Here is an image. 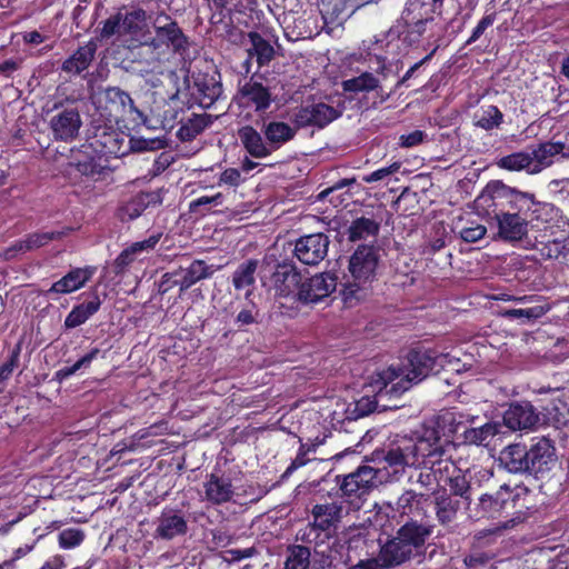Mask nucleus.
Instances as JSON below:
<instances>
[{
  "mask_svg": "<svg viewBox=\"0 0 569 569\" xmlns=\"http://www.w3.org/2000/svg\"><path fill=\"white\" fill-rule=\"evenodd\" d=\"M531 151H520L506 157H502L498 161V166L509 171H522L530 174L539 172V168L533 160Z\"/></svg>",
  "mask_w": 569,
  "mask_h": 569,
  "instance_id": "4be33fe9",
  "label": "nucleus"
},
{
  "mask_svg": "<svg viewBox=\"0 0 569 569\" xmlns=\"http://www.w3.org/2000/svg\"><path fill=\"white\" fill-rule=\"evenodd\" d=\"M528 472L535 476L551 470L556 465V449L547 438L537 439L528 449Z\"/></svg>",
  "mask_w": 569,
  "mask_h": 569,
  "instance_id": "1a4fd4ad",
  "label": "nucleus"
},
{
  "mask_svg": "<svg viewBox=\"0 0 569 569\" xmlns=\"http://www.w3.org/2000/svg\"><path fill=\"white\" fill-rule=\"evenodd\" d=\"M411 552L408 545H405L396 537L381 548L380 560L385 567L396 566L406 561Z\"/></svg>",
  "mask_w": 569,
  "mask_h": 569,
  "instance_id": "bb28decb",
  "label": "nucleus"
},
{
  "mask_svg": "<svg viewBox=\"0 0 569 569\" xmlns=\"http://www.w3.org/2000/svg\"><path fill=\"white\" fill-rule=\"evenodd\" d=\"M427 502L428 499L423 495H418L413 491H406L399 497L397 506L398 510H400L402 515L419 517L425 513V506Z\"/></svg>",
  "mask_w": 569,
  "mask_h": 569,
  "instance_id": "473e14b6",
  "label": "nucleus"
},
{
  "mask_svg": "<svg viewBox=\"0 0 569 569\" xmlns=\"http://www.w3.org/2000/svg\"><path fill=\"white\" fill-rule=\"evenodd\" d=\"M437 372L440 369H448L451 371L460 372L461 368L459 366L460 359L457 355H452L450 352L447 353H437Z\"/></svg>",
  "mask_w": 569,
  "mask_h": 569,
  "instance_id": "603ef678",
  "label": "nucleus"
},
{
  "mask_svg": "<svg viewBox=\"0 0 569 569\" xmlns=\"http://www.w3.org/2000/svg\"><path fill=\"white\" fill-rule=\"evenodd\" d=\"M302 277L293 269H288L274 274L276 291L281 297L297 298V292L302 284Z\"/></svg>",
  "mask_w": 569,
  "mask_h": 569,
  "instance_id": "cd10ccee",
  "label": "nucleus"
},
{
  "mask_svg": "<svg viewBox=\"0 0 569 569\" xmlns=\"http://www.w3.org/2000/svg\"><path fill=\"white\" fill-rule=\"evenodd\" d=\"M61 237V232H40L32 233L27 239L16 242L12 247L4 251V258L11 259L19 252L40 248L51 240Z\"/></svg>",
  "mask_w": 569,
  "mask_h": 569,
  "instance_id": "393cba45",
  "label": "nucleus"
},
{
  "mask_svg": "<svg viewBox=\"0 0 569 569\" xmlns=\"http://www.w3.org/2000/svg\"><path fill=\"white\" fill-rule=\"evenodd\" d=\"M124 138L113 130L112 128H99L94 134L93 141L90 143L91 148L102 156L119 157L124 154L122 144Z\"/></svg>",
  "mask_w": 569,
  "mask_h": 569,
  "instance_id": "2eb2a0df",
  "label": "nucleus"
},
{
  "mask_svg": "<svg viewBox=\"0 0 569 569\" xmlns=\"http://www.w3.org/2000/svg\"><path fill=\"white\" fill-rule=\"evenodd\" d=\"M251 48L248 49L250 54L257 57L260 66L268 63L273 57L272 46L256 32L249 34Z\"/></svg>",
  "mask_w": 569,
  "mask_h": 569,
  "instance_id": "ea45409f",
  "label": "nucleus"
},
{
  "mask_svg": "<svg viewBox=\"0 0 569 569\" xmlns=\"http://www.w3.org/2000/svg\"><path fill=\"white\" fill-rule=\"evenodd\" d=\"M430 372H437L436 351L415 350L408 355L407 362L399 370L390 367L377 372L370 387L380 396L385 390L387 393H399L408 390L411 383L423 380Z\"/></svg>",
  "mask_w": 569,
  "mask_h": 569,
  "instance_id": "f03ea898",
  "label": "nucleus"
},
{
  "mask_svg": "<svg viewBox=\"0 0 569 569\" xmlns=\"http://www.w3.org/2000/svg\"><path fill=\"white\" fill-rule=\"evenodd\" d=\"M435 505L437 519L440 523L447 525L455 520L460 508V500L442 492L436 497Z\"/></svg>",
  "mask_w": 569,
  "mask_h": 569,
  "instance_id": "c756f323",
  "label": "nucleus"
},
{
  "mask_svg": "<svg viewBox=\"0 0 569 569\" xmlns=\"http://www.w3.org/2000/svg\"><path fill=\"white\" fill-rule=\"evenodd\" d=\"M378 231V224L368 218H360L353 221L350 227V239L358 240L368 236H373Z\"/></svg>",
  "mask_w": 569,
  "mask_h": 569,
  "instance_id": "49530a36",
  "label": "nucleus"
},
{
  "mask_svg": "<svg viewBox=\"0 0 569 569\" xmlns=\"http://www.w3.org/2000/svg\"><path fill=\"white\" fill-rule=\"evenodd\" d=\"M385 565L380 559H367L361 560L355 565L351 569H385Z\"/></svg>",
  "mask_w": 569,
  "mask_h": 569,
  "instance_id": "69168bd1",
  "label": "nucleus"
},
{
  "mask_svg": "<svg viewBox=\"0 0 569 569\" xmlns=\"http://www.w3.org/2000/svg\"><path fill=\"white\" fill-rule=\"evenodd\" d=\"M528 449L520 443H513L506 447L500 452V462L513 473L528 472Z\"/></svg>",
  "mask_w": 569,
  "mask_h": 569,
  "instance_id": "a211bd4d",
  "label": "nucleus"
},
{
  "mask_svg": "<svg viewBox=\"0 0 569 569\" xmlns=\"http://www.w3.org/2000/svg\"><path fill=\"white\" fill-rule=\"evenodd\" d=\"M341 508L336 503L317 505L312 510L315 525L321 529H329L339 518Z\"/></svg>",
  "mask_w": 569,
  "mask_h": 569,
  "instance_id": "c9c22d12",
  "label": "nucleus"
},
{
  "mask_svg": "<svg viewBox=\"0 0 569 569\" xmlns=\"http://www.w3.org/2000/svg\"><path fill=\"white\" fill-rule=\"evenodd\" d=\"M222 202V194L217 193L214 196H203L199 197L198 199L193 200L190 203V210L196 211L201 206H218Z\"/></svg>",
  "mask_w": 569,
  "mask_h": 569,
  "instance_id": "13d9d810",
  "label": "nucleus"
},
{
  "mask_svg": "<svg viewBox=\"0 0 569 569\" xmlns=\"http://www.w3.org/2000/svg\"><path fill=\"white\" fill-rule=\"evenodd\" d=\"M89 319V316L81 309L80 306L74 307L67 316L64 325L68 328H76L84 323Z\"/></svg>",
  "mask_w": 569,
  "mask_h": 569,
  "instance_id": "6e6d98bb",
  "label": "nucleus"
},
{
  "mask_svg": "<svg viewBox=\"0 0 569 569\" xmlns=\"http://www.w3.org/2000/svg\"><path fill=\"white\" fill-rule=\"evenodd\" d=\"M538 250L545 259L558 258L563 250V244L560 240L553 239L548 241H538Z\"/></svg>",
  "mask_w": 569,
  "mask_h": 569,
  "instance_id": "3c124183",
  "label": "nucleus"
},
{
  "mask_svg": "<svg viewBox=\"0 0 569 569\" xmlns=\"http://www.w3.org/2000/svg\"><path fill=\"white\" fill-rule=\"evenodd\" d=\"M377 481V470L370 466H362L357 471L345 477L340 489L349 499L361 498Z\"/></svg>",
  "mask_w": 569,
  "mask_h": 569,
  "instance_id": "9b49d317",
  "label": "nucleus"
},
{
  "mask_svg": "<svg viewBox=\"0 0 569 569\" xmlns=\"http://www.w3.org/2000/svg\"><path fill=\"white\" fill-rule=\"evenodd\" d=\"M475 208L479 214L491 216L506 210V184L493 181L486 186L475 200Z\"/></svg>",
  "mask_w": 569,
  "mask_h": 569,
  "instance_id": "9d476101",
  "label": "nucleus"
},
{
  "mask_svg": "<svg viewBox=\"0 0 569 569\" xmlns=\"http://www.w3.org/2000/svg\"><path fill=\"white\" fill-rule=\"evenodd\" d=\"M310 451H312V448L307 447V445H301L300 450H299L297 457L295 458V460L292 461L289 469H298V468L305 466L308 461V459L306 458V455Z\"/></svg>",
  "mask_w": 569,
  "mask_h": 569,
  "instance_id": "e2e57ef3",
  "label": "nucleus"
},
{
  "mask_svg": "<svg viewBox=\"0 0 569 569\" xmlns=\"http://www.w3.org/2000/svg\"><path fill=\"white\" fill-rule=\"evenodd\" d=\"M565 144L562 142H546L532 150V156L539 172L553 162V157L563 153Z\"/></svg>",
  "mask_w": 569,
  "mask_h": 569,
  "instance_id": "72a5a7b5",
  "label": "nucleus"
},
{
  "mask_svg": "<svg viewBox=\"0 0 569 569\" xmlns=\"http://www.w3.org/2000/svg\"><path fill=\"white\" fill-rule=\"evenodd\" d=\"M425 133L420 130H416L408 134H402L400 137V144L406 148H411L418 146L423 141Z\"/></svg>",
  "mask_w": 569,
  "mask_h": 569,
  "instance_id": "bf43d9fd",
  "label": "nucleus"
},
{
  "mask_svg": "<svg viewBox=\"0 0 569 569\" xmlns=\"http://www.w3.org/2000/svg\"><path fill=\"white\" fill-rule=\"evenodd\" d=\"M197 86L201 96V104L204 107L211 106L222 93L221 84L213 77L197 82Z\"/></svg>",
  "mask_w": 569,
  "mask_h": 569,
  "instance_id": "37998d69",
  "label": "nucleus"
},
{
  "mask_svg": "<svg viewBox=\"0 0 569 569\" xmlns=\"http://www.w3.org/2000/svg\"><path fill=\"white\" fill-rule=\"evenodd\" d=\"M204 492L207 500L216 505L228 502L233 496L231 482L213 475L206 482Z\"/></svg>",
  "mask_w": 569,
  "mask_h": 569,
  "instance_id": "a878e982",
  "label": "nucleus"
},
{
  "mask_svg": "<svg viewBox=\"0 0 569 569\" xmlns=\"http://www.w3.org/2000/svg\"><path fill=\"white\" fill-rule=\"evenodd\" d=\"M82 126L80 112L77 108L58 110L49 120V127L56 140L69 142L74 140Z\"/></svg>",
  "mask_w": 569,
  "mask_h": 569,
  "instance_id": "423d86ee",
  "label": "nucleus"
},
{
  "mask_svg": "<svg viewBox=\"0 0 569 569\" xmlns=\"http://www.w3.org/2000/svg\"><path fill=\"white\" fill-rule=\"evenodd\" d=\"M238 136L244 149L252 157L266 158L271 153V149L263 142L261 134L252 127L241 128Z\"/></svg>",
  "mask_w": 569,
  "mask_h": 569,
  "instance_id": "412c9836",
  "label": "nucleus"
},
{
  "mask_svg": "<svg viewBox=\"0 0 569 569\" xmlns=\"http://www.w3.org/2000/svg\"><path fill=\"white\" fill-rule=\"evenodd\" d=\"M452 442L445 437L438 427L428 425L416 442L390 450L385 460L393 473L403 470L405 467L426 468L433 470L436 465L447 462L448 452Z\"/></svg>",
  "mask_w": 569,
  "mask_h": 569,
  "instance_id": "f257e3e1",
  "label": "nucleus"
},
{
  "mask_svg": "<svg viewBox=\"0 0 569 569\" xmlns=\"http://www.w3.org/2000/svg\"><path fill=\"white\" fill-rule=\"evenodd\" d=\"M550 188L566 198L565 193L569 196V179L555 180L550 183Z\"/></svg>",
  "mask_w": 569,
  "mask_h": 569,
  "instance_id": "338daca9",
  "label": "nucleus"
},
{
  "mask_svg": "<svg viewBox=\"0 0 569 569\" xmlns=\"http://www.w3.org/2000/svg\"><path fill=\"white\" fill-rule=\"evenodd\" d=\"M257 261L249 260L239 266L233 273L232 282L237 290L248 289L253 286L256 279Z\"/></svg>",
  "mask_w": 569,
  "mask_h": 569,
  "instance_id": "58836bf2",
  "label": "nucleus"
},
{
  "mask_svg": "<svg viewBox=\"0 0 569 569\" xmlns=\"http://www.w3.org/2000/svg\"><path fill=\"white\" fill-rule=\"evenodd\" d=\"M156 201H158V196L153 193H141L132 201L123 206V208L121 209V218H128L130 220L138 218L142 213L146 206Z\"/></svg>",
  "mask_w": 569,
  "mask_h": 569,
  "instance_id": "79ce46f5",
  "label": "nucleus"
},
{
  "mask_svg": "<svg viewBox=\"0 0 569 569\" xmlns=\"http://www.w3.org/2000/svg\"><path fill=\"white\" fill-rule=\"evenodd\" d=\"M538 420V415L529 403L511 405L503 415V425L510 430L531 429Z\"/></svg>",
  "mask_w": 569,
  "mask_h": 569,
  "instance_id": "4468645a",
  "label": "nucleus"
},
{
  "mask_svg": "<svg viewBox=\"0 0 569 569\" xmlns=\"http://www.w3.org/2000/svg\"><path fill=\"white\" fill-rule=\"evenodd\" d=\"M64 568V561L61 556H54L47 560L40 569H63Z\"/></svg>",
  "mask_w": 569,
  "mask_h": 569,
  "instance_id": "774afa93",
  "label": "nucleus"
},
{
  "mask_svg": "<svg viewBox=\"0 0 569 569\" xmlns=\"http://www.w3.org/2000/svg\"><path fill=\"white\" fill-rule=\"evenodd\" d=\"M542 308L513 309L509 311L512 317L537 318L542 315Z\"/></svg>",
  "mask_w": 569,
  "mask_h": 569,
  "instance_id": "0e129e2a",
  "label": "nucleus"
},
{
  "mask_svg": "<svg viewBox=\"0 0 569 569\" xmlns=\"http://www.w3.org/2000/svg\"><path fill=\"white\" fill-rule=\"evenodd\" d=\"M97 47L93 42H89L83 47H80L69 59H67L62 69L70 73H80L86 70L91 63Z\"/></svg>",
  "mask_w": 569,
  "mask_h": 569,
  "instance_id": "c85d7f7f",
  "label": "nucleus"
},
{
  "mask_svg": "<svg viewBox=\"0 0 569 569\" xmlns=\"http://www.w3.org/2000/svg\"><path fill=\"white\" fill-rule=\"evenodd\" d=\"M99 353V349H93L91 350L89 353H87L86 356H83L82 358H80L74 365H72L71 367H68V368H64L62 370L59 371V375L63 376V377H69L71 375H73L76 371H78L79 369H81L82 367H87L90 365V362L96 359V357L98 356Z\"/></svg>",
  "mask_w": 569,
  "mask_h": 569,
  "instance_id": "5fc2aeb1",
  "label": "nucleus"
},
{
  "mask_svg": "<svg viewBox=\"0 0 569 569\" xmlns=\"http://www.w3.org/2000/svg\"><path fill=\"white\" fill-rule=\"evenodd\" d=\"M96 267L87 266L83 268H73L61 279L56 281L50 289L48 295H68L86 286V283L96 273Z\"/></svg>",
  "mask_w": 569,
  "mask_h": 569,
  "instance_id": "f8f14e48",
  "label": "nucleus"
},
{
  "mask_svg": "<svg viewBox=\"0 0 569 569\" xmlns=\"http://www.w3.org/2000/svg\"><path fill=\"white\" fill-rule=\"evenodd\" d=\"M157 34L160 39L167 40L174 49H181L186 43L184 37L174 22L157 26Z\"/></svg>",
  "mask_w": 569,
  "mask_h": 569,
  "instance_id": "c03bdc74",
  "label": "nucleus"
},
{
  "mask_svg": "<svg viewBox=\"0 0 569 569\" xmlns=\"http://www.w3.org/2000/svg\"><path fill=\"white\" fill-rule=\"evenodd\" d=\"M493 23V18L490 16L483 17L477 24V27L473 29L471 37L469 38L468 42H475L478 40L481 34L485 32V30Z\"/></svg>",
  "mask_w": 569,
  "mask_h": 569,
  "instance_id": "680f3d73",
  "label": "nucleus"
},
{
  "mask_svg": "<svg viewBox=\"0 0 569 569\" xmlns=\"http://www.w3.org/2000/svg\"><path fill=\"white\" fill-rule=\"evenodd\" d=\"M502 113L497 107L489 106L483 109L482 112L477 116L476 124L486 130L498 127L501 122Z\"/></svg>",
  "mask_w": 569,
  "mask_h": 569,
  "instance_id": "de8ad7c7",
  "label": "nucleus"
},
{
  "mask_svg": "<svg viewBox=\"0 0 569 569\" xmlns=\"http://www.w3.org/2000/svg\"><path fill=\"white\" fill-rule=\"evenodd\" d=\"M182 277L178 281L176 280L174 283L180 286V291H184L188 288H190L192 284L198 282L201 279H206L210 277L211 272L209 271L208 267L203 261L197 260L193 261L188 269L182 271Z\"/></svg>",
  "mask_w": 569,
  "mask_h": 569,
  "instance_id": "f704fd0d",
  "label": "nucleus"
},
{
  "mask_svg": "<svg viewBox=\"0 0 569 569\" xmlns=\"http://www.w3.org/2000/svg\"><path fill=\"white\" fill-rule=\"evenodd\" d=\"M329 239L323 233L301 237L295 246L296 257L305 264H317L328 253Z\"/></svg>",
  "mask_w": 569,
  "mask_h": 569,
  "instance_id": "6e6552de",
  "label": "nucleus"
},
{
  "mask_svg": "<svg viewBox=\"0 0 569 569\" xmlns=\"http://www.w3.org/2000/svg\"><path fill=\"white\" fill-rule=\"evenodd\" d=\"M506 209L515 210V213L519 216L531 212L532 219L546 224L545 230L552 228L549 223L557 214L552 206L537 202L532 194L511 189L508 186H506Z\"/></svg>",
  "mask_w": 569,
  "mask_h": 569,
  "instance_id": "39448f33",
  "label": "nucleus"
},
{
  "mask_svg": "<svg viewBox=\"0 0 569 569\" xmlns=\"http://www.w3.org/2000/svg\"><path fill=\"white\" fill-rule=\"evenodd\" d=\"M337 117L338 112L335 108L325 103H317L302 108L296 114V120L301 127L310 124L323 127L335 120Z\"/></svg>",
  "mask_w": 569,
  "mask_h": 569,
  "instance_id": "dca6fc26",
  "label": "nucleus"
},
{
  "mask_svg": "<svg viewBox=\"0 0 569 569\" xmlns=\"http://www.w3.org/2000/svg\"><path fill=\"white\" fill-rule=\"evenodd\" d=\"M19 350L14 351L8 362L0 367V379L7 381L18 365Z\"/></svg>",
  "mask_w": 569,
  "mask_h": 569,
  "instance_id": "052dcab7",
  "label": "nucleus"
},
{
  "mask_svg": "<svg viewBox=\"0 0 569 569\" xmlns=\"http://www.w3.org/2000/svg\"><path fill=\"white\" fill-rule=\"evenodd\" d=\"M187 531V522L182 516L173 510H164L158 520L156 533L162 539H172L177 536L184 535Z\"/></svg>",
  "mask_w": 569,
  "mask_h": 569,
  "instance_id": "6ab92c4d",
  "label": "nucleus"
},
{
  "mask_svg": "<svg viewBox=\"0 0 569 569\" xmlns=\"http://www.w3.org/2000/svg\"><path fill=\"white\" fill-rule=\"evenodd\" d=\"M77 170L94 181L104 180L110 176L109 168L102 163V157L79 160L77 162Z\"/></svg>",
  "mask_w": 569,
  "mask_h": 569,
  "instance_id": "e433bc0d",
  "label": "nucleus"
},
{
  "mask_svg": "<svg viewBox=\"0 0 569 569\" xmlns=\"http://www.w3.org/2000/svg\"><path fill=\"white\" fill-rule=\"evenodd\" d=\"M500 433H502V426L498 422H490L478 428L466 430L465 440L472 445L487 446Z\"/></svg>",
  "mask_w": 569,
  "mask_h": 569,
  "instance_id": "7c9ffc66",
  "label": "nucleus"
},
{
  "mask_svg": "<svg viewBox=\"0 0 569 569\" xmlns=\"http://www.w3.org/2000/svg\"><path fill=\"white\" fill-rule=\"evenodd\" d=\"M84 536L79 529H66L59 535V545L63 549H71L79 546Z\"/></svg>",
  "mask_w": 569,
  "mask_h": 569,
  "instance_id": "8fccbe9b",
  "label": "nucleus"
},
{
  "mask_svg": "<svg viewBox=\"0 0 569 569\" xmlns=\"http://www.w3.org/2000/svg\"><path fill=\"white\" fill-rule=\"evenodd\" d=\"M112 36H126L124 30L122 29L121 22V11L116 14L109 17L104 22L100 30L101 39H109Z\"/></svg>",
  "mask_w": 569,
  "mask_h": 569,
  "instance_id": "09e8293b",
  "label": "nucleus"
},
{
  "mask_svg": "<svg viewBox=\"0 0 569 569\" xmlns=\"http://www.w3.org/2000/svg\"><path fill=\"white\" fill-rule=\"evenodd\" d=\"M310 551L302 546H295L289 550L284 569H308Z\"/></svg>",
  "mask_w": 569,
  "mask_h": 569,
  "instance_id": "a18cd8bd",
  "label": "nucleus"
},
{
  "mask_svg": "<svg viewBox=\"0 0 569 569\" xmlns=\"http://www.w3.org/2000/svg\"><path fill=\"white\" fill-rule=\"evenodd\" d=\"M240 100L243 106L252 107L256 111H263L271 103L270 92L258 82L246 83L240 90Z\"/></svg>",
  "mask_w": 569,
  "mask_h": 569,
  "instance_id": "f3484780",
  "label": "nucleus"
},
{
  "mask_svg": "<svg viewBox=\"0 0 569 569\" xmlns=\"http://www.w3.org/2000/svg\"><path fill=\"white\" fill-rule=\"evenodd\" d=\"M161 236V232H157L143 241L132 243L118 256L116 263L119 267H127L133 261L140 259L143 253H149L154 249Z\"/></svg>",
  "mask_w": 569,
  "mask_h": 569,
  "instance_id": "aec40b11",
  "label": "nucleus"
},
{
  "mask_svg": "<svg viewBox=\"0 0 569 569\" xmlns=\"http://www.w3.org/2000/svg\"><path fill=\"white\" fill-rule=\"evenodd\" d=\"M453 230L465 242L469 243L481 240L487 233L486 226L465 217L456 222Z\"/></svg>",
  "mask_w": 569,
  "mask_h": 569,
  "instance_id": "2f4dec72",
  "label": "nucleus"
},
{
  "mask_svg": "<svg viewBox=\"0 0 569 569\" xmlns=\"http://www.w3.org/2000/svg\"><path fill=\"white\" fill-rule=\"evenodd\" d=\"M147 14L142 9H134L129 12H121V22L124 34H137L147 26Z\"/></svg>",
  "mask_w": 569,
  "mask_h": 569,
  "instance_id": "a19ab883",
  "label": "nucleus"
},
{
  "mask_svg": "<svg viewBox=\"0 0 569 569\" xmlns=\"http://www.w3.org/2000/svg\"><path fill=\"white\" fill-rule=\"evenodd\" d=\"M379 254L375 247L360 246L349 260L350 279L342 291L345 302L352 305L365 299L370 292L376 278Z\"/></svg>",
  "mask_w": 569,
  "mask_h": 569,
  "instance_id": "7ed1b4c3",
  "label": "nucleus"
},
{
  "mask_svg": "<svg viewBox=\"0 0 569 569\" xmlns=\"http://www.w3.org/2000/svg\"><path fill=\"white\" fill-rule=\"evenodd\" d=\"M337 287V279L331 273H319L310 278L302 279L300 290L297 292V299L305 303H316L329 297Z\"/></svg>",
  "mask_w": 569,
  "mask_h": 569,
  "instance_id": "0eeeda50",
  "label": "nucleus"
},
{
  "mask_svg": "<svg viewBox=\"0 0 569 569\" xmlns=\"http://www.w3.org/2000/svg\"><path fill=\"white\" fill-rule=\"evenodd\" d=\"M399 169H400V163L399 162H393L392 164H390L388 167L380 168V169L371 172L370 174L365 176L362 178V180L365 182H368V183L376 182V181H379V180H383L387 177L398 172Z\"/></svg>",
  "mask_w": 569,
  "mask_h": 569,
  "instance_id": "864d4df0",
  "label": "nucleus"
},
{
  "mask_svg": "<svg viewBox=\"0 0 569 569\" xmlns=\"http://www.w3.org/2000/svg\"><path fill=\"white\" fill-rule=\"evenodd\" d=\"M498 237L505 241L515 242L527 234V220L518 213L503 211L496 213Z\"/></svg>",
  "mask_w": 569,
  "mask_h": 569,
  "instance_id": "ddd939ff",
  "label": "nucleus"
},
{
  "mask_svg": "<svg viewBox=\"0 0 569 569\" xmlns=\"http://www.w3.org/2000/svg\"><path fill=\"white\" fill-rule=\"evenodd\" d=\"M431 532L432 526L408 522L399 529L397 537L412 551L413 548L422 546Z\"/></svg>",
  "mask_w": 569,
  "mask_h": 569,
  "instance_id": "b1692460",
  "label": "nucleus"
},
{
  "mask_svg": "<svg viewBox=\"0 0 569 569\" xmlns=\"http://www.w3.org/2000/svg\"><path fill=\"white\" fill-rule=\"evenodd\" d=\"M241 182V173L238 169H226L221 176L219 184L238 186Z\"/></svg>",
  "mask_w": 569,
  "mask_h": 569,
  "instance_id": "4d7b16f0",
  "label": "nucleus"
},
{
  "mask_svg": "<svg viewBox=\"0 0 569 569\" xmlns=\"http://www.w3.org/2000/svg\"><path fill=\"white\" fill-rule=\"evenodd\" d=\"M378 86L379 80L369 72H363L358 77L345 80L342 82L343 90L352 93L368 92L377 89Z\"/></svg>",
  "mask_w": 569,
  "mask_h": 569,
  "instance_id": "4c0bfd02",
  "label": "nucleus"
},
{
  "mask_svg": "<svg viewBox=\"0 0 569 569\" xmlns=\"http://www.w3.org/2000/svg\"><path fill=\"white\" fill-rule=\"evenodd\" d=\"M99 103H104L103 114L109 122H114L118 126L123 123V127L128 129H134L146 123L143 113L136 108L130 96L119 88L106 89L99 98Z\"/></svg>",
  "mask_w": 569,
  "mask_h": 569,
  "instance_id": "20e7f679",
  "label": "nucleus"
},
{
  "mask_svg": "<svg viewBox=\"0 0 569 569\" xmlns=\"http://www.w3.org/2000/svg\"><path fill=\"white\" fill-rule=\"evenodd\" d=\"M297 129L282 121H270L263 127V134L273 149L292 140Z\"/></svg>",
  "mask_w": 569,
  "mask_h": 569,
  "instance_id": "5701e85b",
  "label": "nucleus"
}]
</instances>
